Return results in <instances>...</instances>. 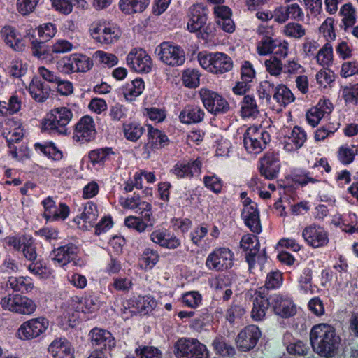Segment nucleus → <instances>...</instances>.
<instances>
[{"label": "nucleus", "instance_id": "nucleus-1", "mask_svg": "<svg viewBox=\"0 0 358 358\" xmlns=\"http://www.w3.org/2000/svg\"><path fill=\"white\" fill-rule=\"evenodd\" d=\"M310 341L315 353L320 357L330 358L337 353L341 338L336 334L334 327L321 323L312 327Z\"/></svg>", "mask_w": 358, "mask_h": 358}, {"label": "nucleus", "instance_id": "nucleus-2", "mask_svg": "<svg viewBox=\"0 0 358 358\" xmlns=\"http://www.w3.org/2000/svg\"><path fill=\"white\" fill-rule=\"evenodd\" d=\"M73 117L71 110L66 107L55 108L47 114L43 122L45 130L58 134L68 135L70 132L67 125Z\"/></svg>", "mask_w": 358, "mask_h": 358}, {"label": "nucleus", "instance_id": "nucleus-3", "mask_svg": "<svg viewBox=\"0 0 358 358\" xmlns=\"http://www.w3.org/2000/svg\"><path fill=\"white\" fill-rule=\"evenodd\" d=\"M198 61L204 69L215 74L228 72L233 67L231 59L227 55L219 52L209 54L199 52Z\"/></svg>", "mask_w": 358, "mask_h": 358}, {"label": "nucleus", "instance_id": "nucleus-4", "mask_svg": "<svg viewBox=\"0 0 358 358\" xmlns=\"http://www.w3.org/2000/svg\"><path fill=\"white\" fill-rule=\"evenodd\" d=\"M75 303H78L76 309L81 310L84 313H95L101 306L100 301L96 296L86 295L82 298L76 296L62 306V308H66L63 314L64 317L67 319L69 322L75 320V312L73 311V306Z\"/></svg>", "mask_w": 358, "mask_h": 358}, {"label": "nucleus", "instance_id": "nucleus-5", "mask_svg": "<svg viewBox=\"0 0 358 358\" xmlns=\"http://www.w3.org/2000/svg\"><path fill=\"white\" fill-rule=\"evenodd\" d=\"M3 309L22 315H31L36 309V304L31 299L18 294H8L1 299Z\"/></svg>", "mask_w": 358, "mask_h": 358}, {"label": "nucleus", "instance_id": "nucleus-6", "mask_svg": "<svg viewBox=\"0 0 358 358\" xmlns=\"http://www.w3.org/2000/svg\"><path fill=\"white\" fill-rule=\"evenodd\" d=\"M155 53L164 64L170 66H181L185 61L184 50L171 42L164 41L160 43L155 48Z\"/></svg>", "mask_w": 358, "mask_h": 358}, {"label": "nucleus", "instance_id": "nucleus-7", "mask_svg": "<svg viewBox=\"0 0 358 358\" xmlns=\"http://www.w3.org/2000/svg\"><path fill=\"white\" fill-rule=\"evenodd\" d=\"M175 348L178 358H209L206 345L195 338H180Z\"/></svg>", "mask_w": 358, "mask_h": 358}, {"label": "nucleus", "instance_id": "nucleus-8", "mask_svg": "<svg viewBox=\"0 0 358 358\" xmlns=\"http://www.w3.org/2000/svg\"><path fill=\"white\" fill-rule=\"evenodd\" d=\"M269 141V134L256 127L248 128L243 136V144L246 150L253 154L261 152Z\"/></svg>", "mask_w": 358, "mask_h": 358}, {"label": "nucleus", "instance_id": "nucleus-9", "mask_svg": "<svg viewBox=\"0 0 358 358\" xmlns=\"http://www.w3.org/2000/svg\"><path fill=\"white\" fill-rule=\"evenodd\" d=\"M234 254L227 248H219L211 252L206 258V266L209 270L222 271L233 266Z\"/></svg>", "mask_w": 358, "mask_h": 358}, {"label": "nucleus", "instance_id": "nucleus-10", "mask_svg": "<svg viewBox=\"0 0 358 358\" xmlns=\"http://www.w3.org/2000/svg\"><path fill=\"white\" fill-rule=\"evenodd\" d=\"M199 95L204 107L212 114L225 113L229 110L227 101L216 92L202 88Z\"/></svg>", "mask_w": 358, "mask_h": 358}, {"label": "nucleus", "instance_id": "nucleus-11", "mask_svg": "<svg viewBox=\"0 0 358 358\" xmlns=\"http://www.w3.org/2000/svg\"><path fill=\"white\" fill-rule=\"evenodd\" d=\"M90 31V35L96 42L106 45L115 43L121 35L118 28L108 25L104 22L92 24Z\"/></svg>", "mask_w": 358, "mask_h": 358}, {"label": "nucleus", "instance_id": "nucleus-12", "mask_svg": "<svg viewBox=\"0 0 358 358\" xmlns=\"http://www.w3.org/2000/svg\"><path fill=\"white\" fill-rule=\"evenodd\" d=\"M96 134V130L94 120L92 117L85 115L82 117L75 124L72 138L77 143H85L94 140Z\"/></svg>", "mask_w": 358, "mask_h": 358}, {"label": "nucleus", "instance_id": "nucleus-13", "mask_svg": "<svg viewBox=\"0 0 358 358\" xmlns=\"http://www.w3.org/2000/svg\"><path fill=\"white\" fill-rule=\"evenodd\" d=\"M48 325L49 322L45 317L31 319L20 325L17 335L20 339L31 340L45 332Z\"/></svg>", "mask_w": 358, "mask_h": 358}, {"label": "nucleus", "instance_id": "nucleus-14", "mask_svg": "<svg viewBox=\"0 0 358 358\" xmlns=\"http://www.w3.org/2000/svg\"><path fill=\"white\" fill-rule=\"evenodd\" d=\"M127 64L137 73H149L152 67L151 57L141 48H134L129 52L127 57Z\"/></svg>", "mask_w": 358, "mask_h": 358}, {"label": "nucleus", "instance_id": "nucleus-15", "mask_svg": "<svg viewBox=\"0 0 358 358\" xmlns=\"http://www.w3.org/2000/svg\"><path fill=\"white\" fill-rule=\"evenodd\" d=\"M304 241L313 248L324 247L329 243L327 231L316 224H311L304 227L302 231Z\"/></svg>", "mask_w": 358, "mask_h": 358}, {"label": "nucleus", "instance_id": "nucleus-16", "mask_svg": "<svg viewBox=\"0 0 358 358\" xmlns=\"http://www.w3.org/2000/svg\"><path fill=\"white\" fill-rule=\"evenodd\" d=\"M261 335V331L256 325L251 324L245 327L236 337L237 348L243 352H248L253 349Z\"/></svg>", "mask_w": 358, "mask_h": 358}, {"label": "nucleus", "instance_id": "nucleus-17", "mask_svg": "<svg viewBox=\"0 0 358 358\" xmlns=\"http://www.w3.org/2000/svg\"><path fill=\"white\" fill-rule=\"evenodd\" d=\"M241 248L246 251L245 259L249 264V268H252L255 262H257L262 264L266 260V255L264 251L262 254L259 253V242L258 240L250 235L243 236L240 242Z\"/></svg>", "mask_w": 358, "mask_h": 358}, {"label": "nucleus", "instance_id": "nucleus-18", "mask_svg": "<svg viewBox=\"0 0 358 358\" xmlns=\"http://www.w3.org/2000/svg\"><path fill=\"white\" fill-rule=\"evenodd\" d=\"M271 308L282 318H289L296 313V307L293 300L287 296L275 294L270 298Z\"/></svg>", "mask_w": 358, "mask_h": 358}, {"label": "nucleus", "instance_id": "nucleus-19", "mask_svg": "<svg viewBox=\"0 0 358 358\" xmlns=\"http://www.w3.org/2000/svg\"><path fill=\"white\" fill-rule=\"evenodd\" d=\"M79 250L73 243L60 246L53 250V261L60 266H64L72 262L75 266H80V259L78 257Z\"/></svg>", "mask_w": 358, "mask_h": 358}, {"label": "nucleus", "instance_id": "nucleus-20", "mask_svg": "<svg viewBox=\"0 0 358 358\" xmlns=\"http://www.w3.org/2000/svg\"><path fill=\"white\" fill-rule=\"evenodd\" d=\"M259 170L262 176L267 180H273L278 178L280 162L278 154L266 152L259 160Z\"/></svg>", "mask_w": 358, "mask_h": 358}, {"label": "nucleus", "instance_id": "nucleus-21", "mask_svg": "<svg viewBox=\"0 0 358 358\" xmlns=\"http://www.w3.org/2000/svg\"><path fill=\"white\" fill-rule=\"evenodd\" d=\"M2 134L6 139L9 148L8 152L13 158L17 160H22L24 156L28 157V155L25 152L27 150V148L26 146H22L19 149L18 152L17 148L14 145L15 143H18L22 139L24 136L22 129L18 127L14 128L11 131H6L4 130L2 132Z\"/></svg>", "mask_w": 358, "mask_h": 358}, {"label": "nucleus", "instance_id": "nucleus-22", "mask_svg": "<svg viewBox=\"0 0 358 358\" xmlns=\"http://www.w3.org/2000/svg\"><path fill=\"white\" fill-rule=\"evenodd\" d=\"M201 161L197 158L194 160H183L178 162L171 170V172L178 178H191L201 173Z\"/></svg>", "mask_w": 358, "mask_h": 358}, {"label": "nucleus", "instance_id": "nucleus-23", "mask_svg": "<svg viewBox=\"0 0 358 358\" xmlns=\"http://www.w3.org/2000/svg\"><path fill=\"white\" fill-rule=\"evenodd\" d=\"M91 344L103 351L110 350L115 347V340L112 334L105 329L94 328L89 333Z\"/></svg>", "mask_w": 358, "mask_h": 358}, {"label": "nucleus", "instance_id": "nucleus-24", "mask_svg": "<svg viewBox=\"0 0 358 358\" xmlns=\"http://www.w3.org/2000/svg\"><path fill=\"white\" fill-rule=\"evenodd\" d=\"M208 9L202 3H195L189 9L187 28L191 32L199 31L207 21Z\"/></svg>", "mask_w": 358, "mask_h": 358}, {"label": "nucleus", "instance_id": "nucleus-25", "mask_svg": "<svg viewBox=\"0 0 358 358\" xmlns=\"http://www.w3.org/2000/svg\"><path fill=\"white\" fill-rule=\"evenodd\" d=\"M265 289L260 287L255 293L251 317L255 321H262L266 316V310L271 307V300L266 297Z\"/></svg>", "mask_w": 358, "mask_h": 358}, {"label": "nucleus", "instance_id": "nucleus-26", "mask_svg": "<svg viewBox=\"0 0 358 358\" xmlns=\"http://www.w3.org/2000/svg\"><path fill=\"white\" fill-rule=\"evenodd\" d=\"M120 203L124 208L136 210V213L143 215L147 221H150L152 215L151 205L146 201H141L138 196L131 198H120Z\"/></svg>", "mask_w": 358, "mask_h": 358}, {"label": "nucleus", "instance_id": "nucleus-27", "mask_svg": "<svg viewBox=\"0 0 358 358\" xmlns=\"http://www.w3.org/2000/svg\"><path fill=\"white\" fill-rule=\"evenodd\" d=\"M333 105L329 100H320L317 104L306 113V120L313 127L317 126L322 118L330 115Z\"/></svg>", "mask_w": 358, "mask_h": 358}, {"label": "nucleus", "instance_id": "nucleus-28", "mask_svg": "<svg viewBox=\"0 0 358 358\" xmlns=\"http://www.w3.org/2000/svg\"><path fill=\"white\" fill-rule=\"evenodd\" d=\"M241 217L251 231L256 234L262 231L259 213L256 203L244 207L241 212Z\"/></svg>", "mask_w": 358, "mask_h": 358}, {"label": "nucleus", "instance_id": "nucleus-29", "mask_svg": "<svg viewBox=\"0 0 358 358\" xmlns=\"http://www.w3.org/2000/svg\"><path fill=\"white\" fill-rule=\"evenodd\" d=\"M150 238L153 243L170 250L176 249L181 245L180 240L176 236H171L160 229L153 231L150 234Z\"/></svg>", "mask_w": 358, "mask_h": 358}, {"label": "nucleus", "instance_id": "nucleus-30", "mask_svg": "<svg viewBox=\"0 0 358 358\" xmlns=\"http://www.w3.org/2000/svg\"><path fill=\"white\" fill-rule=\"evenodd\" d=\"M307 139V135L304 129L301 127L295 126L290 135L285 137L283 142L284 149L292 152L301 148Z\"/></svg>", "mask_w": 358, "mask_h": 358}, {"label": "nucleus", "instance_id": "nucleus-31", "mask_svg": "<svg viewBox=\"0 0 358 358\" xmlns=\"http://www.w3.org/2000/svg\"><path fill=\"white\" fill-rule=\"evenodd\" d=\"M48 352L54 358H73V349L66 338L54 340L48 347Z\"/></svg>", "mask_w": 358, "mask_h": 358}, {"label": "nucleus", "instance_id": "nucleus-32", "mask_svg": "<svg viewBox=\"0 0 358 358\" xmlns=\"http://www.w3.org/2000/svg\"><path fill=\"white\" fill-rule=\"evenodd\" d=\"M204 116L205 112L199 106L189 104L182 110L179 118L181 122L189 124L201 122Z\"/></svg>", "mask_w": 358, "mask_h": 358}, {"label": "nucleus", "instance_id": "nucleus-33", "mask_svg": "<svg viewBox=\"0 0 358 358\" xmlns=\"http://www.w3.org/2000/svg\"><path fill=\"white\" fill-rule=\"evenodd\" d=\"M261 103L257 101L254 95L247 94L241 101V115L243 117H256L259 114Z\"/></svg>", "mask_w": 358, "mask_h": 358}, {"label": "nucleus", "instance_id": "nucleus-34", "mask_svg": "<svg viewBox=\"0 0 358 358\" xmlns=\"http://www.w3.org/2000/svg\"><path fill=\"white\" fill-rule=\"evenodd\" d=\"M97 217L98 210L96 205L92 202H87L85 204L80 216L75 218L74 221L79 225L80 224V220H83V227L87 229L88 227H92L96 223Z\"/></svg>", "mask_w": 358, "mask_h": 358}, {"label": "nucleus", "instance_id": "nucleus-35", "mask_svg": "<svg viewBox=\"0 0 358 358\" xmlns=\"http://www.w3.org/2000/svg\"><path fill=\"white\" fill-rule=\"evenodd\" d=\"M31 97L38 102H44L49 96L50 88L38 78L32 80L29 86Z\"/></svg>", "mask_w": 358, "mask_h": 358}, {"label": "nucleus", "instance_id": "nucleus-36", "mask_svg": "<svg viewBox=\"0 0 358 358\" xmlns=\"http://www.w3.org/2000/svg\"><path fill=\"white\" fill-rule=\"evenodd\" d=\"M6 287L13 292L28 293L34 288L31 278L27 277H10L7 281Z\"/></svg>", "mask_w": 358, "mask_h": 358}, {"label": "nucleus", "instance_id": "nucleus-37", "mask_svg": "<svg viewBox=\"0 0 358 358\" xmlns=\"http://www.w3.org/2000/svg\"><path fill=\"white\" fill-rule=\"evenodd\" d=\"M149 3L150 0H120L119 8L124 13L130 15L142 13Z\"/></svg>", "mask_w": 358, "mask_h": 358}, {"label": "nucleus", "instance_id": "nucleus-38", "mask_svg": "<svg viewBox=\"0 0 358 358\" xmlns=\"http://www.w3.org/2000/svg\"><path fill=\"white\" fill-rule=\"evenodd\" d=\"M148 142L147 145L152 149H159L168 145L169 140L167 136L162 131L148 127Z\"/></svg>", "mask_w": 358, "mask_h": 358}, {"label": "nucleus", "instance_id": "nucleus-39", "mask_svg": "<svg viewBox=\"0 0 358 358\" xmlns=\"http://www.w3.org/2000/svg\"><path fill=\"white\" fill-rule=\"evenodd\" d=\"M342 17L340 25L345 31L353 27L356 22V11L350 3L343 5L339 11Z\"/></svg>", "mask_w": 358, "mask_h": 358}, {"label": "nucleus", "instance_id": "nucleus-40", "mask_svg": "<svg viewBox=\"0 0 358 358\" xmlns=\"http://www.w3.org/2000/svg\"><path fill=\"white\" fill-rule=\"evenodd\" d=\"M144 82L141 78H136L122 87V92L127 101H132L142 94L144 90Z\"/></svg>", "mask_w": 358, "mask_h": 358}, {"label": "nucleus", "instance_id": "nucleus-41", "mask_svg": "<svg viewBox=\"0 0 358 358\" xmlns=\"http://www.w3.org/2000/svg\"><path fill=\"white\" fill-rule=\"evenodd\" d=\"M273 99L276 101L280 107H285L293 102L295 97L291 90L285 85H279L275 87Z\"/></svg>", "mask_w": 358, "mask_h": 358}, {"label": "nucleus", "instance_id": "nucleus-42", "mask_svg": "<svg viewBox=\"0 0 358 358\" xmlns=\"http://www.w3.org/2000/svg\"><path fill=\"white\" fill-rule=\"evenodd\" d=\"M315 58L318 64L327 68L333 63V47L329 42L326 43L317 52Z\"/></svg>", "mask_w": 358, "mask_h": 358}, {"label": "nucleus", "instance_id": "nucleus-43", "mask_svg": "<svg viewBox=\"0 0 358 358\" xmlns=\"http://www.w3.org/2000/svg\"><path fill=\"white\" fill-rule=\"evenodd\" d=\"M123 131L127 140L136 142L143 135L145 129L137 122H129L123 124Z\"/></svg>", "mask_w": 358, "mask_h": 358}, {"label": "nucleus", "instance_id": "nucleus-44", "mask_svg": "<svg viewBox=\"0 0 358 358\" xmlns=\"http://www.w3.org/2000/svg\"><path fill=\"white\" fill-rule=\"evenodd\" d=\"M152 216L150 217V221L147 222L141 215V217L135 216H129L125 218L124 224L129 228H132L138 232H143L148 228H152L154 224L152 222Z\"/></svg>", "mask_w": 358, "mask_h": 358}, {"label": "nucleus", "instance_id": "nucleus-45", "mask_svg": "<svg viewBox=\"0 0 358 358\" xmlns=\"http://www.w3.org/2000/svg\"><path fill=\"white\" fill-rule=\"evenodd\" d=\"M275 87L273 83L270 81L264 80L260 83L257 87V93L259 96V101L261 103L264 101L269 103L272 95L273 96Z\"/></svg>", "mask_w": 358, "mask_h": 358}, {"label": "nucleus", "instance_id": "nucleus-46", "mask_svg": "<svg viewBox=\"0 0 358 358\" xmlns=\"http://www.w3.org/2000/svg\"><path fill=\"white\" fill-rule=\"evenodd\" d=\"M114 155L111 148H102L93 150L89 152V158L92 164L103 163L109 160Z\"/></svg>", "mask_w": 358, "mask_h": 358}, {"label": "nucleus", "instance_id": "nucleus-47", "mask_svg": "<svg viewBox=\"0 0 358 358\" xmlns=\"http://www.w3.org/2000/svg\"><path fill=\"white\" fill-rule=\"evenodd\" d=\"M282 31L285 36L296 39L302 38L306 33L303 26L298 22L287 23L284 26Z\"/></svg>", "mask_w": 358, "mask_h": 358}, {"label": "nucleus", "instance_id": "nucleus-48", "mask_svg": "<svg viewBox=\"0 0 358 358\" xmlns=\"http://www.w3.org/2000/svg\"><path fill=\"white\" fill-rule=\"evenodd\" d=\"M1 35L4 42L11 48L17 50L20 43L15 29L10 26H5L1 31Z\"/></svg>", "mask_w": 358, "mask_h": 358}, {"label": "nucleus", "instance_id": "nucleus-49", "mask_svg": "<svg viewBox=\"0 0 358 358\" xmlns=\"http://www.w3.org/2000/svg\"><path fill=\"white\" fill-rule=\"evenodd\" d=\"M357 154V149L355 146L352 145V147H349L343 145L338 149V159L342 164L345 165L349 164L353 162Z\"/></svg>", "mask_w": 358, "mask_h": 358}, {"label": "nucleus", "instance_id": "nucleus-50", "mask_svg": "<svg viewBox=\"0 0 358 358\" xmlns=\"http://www.w3.org/2000/svg\"><path fill=\"white\" fill-rule=\"evenodd\" d=\"M276 39L270 36H264L257 44V52L260 55H266L273 52L275 48Z\"/></svg>", "mask_w": 358, "mask_h": 358}, {"label": "nucleus", "instance_id": "nucleus-51", "mask_svg": "<svg viewBox=\"0 0 358 358\" xmlns=\"http://www.w3.org/2000/svg\"><path fill=\"white\" fill-rule=\"evenodd\" d=\"M199 73L195 69H186L182 73V82L189 88H195L199 85Z\"/></svg>", "mask_w": 358, "mask_h": 358}, {"label": "nucleus", "instance_id": "nucleus-52", "mask_svg": "<svg viewBox=\"0 0 358 358\" xmlns=\"http://www.w3.org/2000/svg\"><path fill=\"white\" fill-rule=\"evenodd\" d=\"M282 283V275L278 271H271L267 274L264 287L262 288L266 289H273L280 287Z\"/></svg>", "mask_w": 358, "mask_h": 358}, {"label": "nucleus", "instance_id": "nucleus-53", "mask_svg": "<svg viewBox=\"0 0 358 358\" xmlns=\"http://www.w3.org/2000/svg\"><path fill=\"white\" fill-rule=\"evenodd\" d=\"M203 184L206 188L215 194L220 193L223 186L222 180L215 174L205 176L203 177Z\"/></svg>", "mask_w": 358, "mask_h": 358}, {"label": "nucleus", "instance_id": "nucleus-54", "mask_svg": "<svg viewBox=\"0 0 358 358\" xmlns=\"http://www.w3.org/2000/svg\"><path fill=\"white\" fill-rule=\"evenodd\" d=\"M93 57L98 62L106 64L109 67L115 66L118 62V59L115 55L107 53L102 50L96 51L93 55Z\"/></svg>", "mask_w": 358, "mask_h": 358}, {"label": "nucleus", "instance_id": "nucleus-55", "mask_svg": "<svg viewBox=\"0 0 358 358\" xmlns=\"http://www.w3.org/2000/svg\"><path fill=\"white\" fill-rule=\"evenodd\" d=\"M75 64H77L78 72H86L93 66L92 60L83 54H73Z\"/></svg>", "mask_w": 358, "mask_h": 358}, {"label": "nucleus", "instance_id": "nucleus-56", "mask_svg": "<svg viewBox=\"0 0 358 358\" xmlns=\"http://www.w3.org/2000/svg\"><path fill=\"white\" fill-rule=\"evenodd\" d=\"M334 20L331 17L327 18L320 27V31L327 39V41H331L336 38V33L334 28Z\"/></svg>", "mask_w": 358, "mask_h": 358}, {"label": "nucleus", "instance_id": "nucleus-57", "mask_svg": "<svg viewBox=\"0 0 358 358\" xmlns=\"http://www.w3.org/2000/svg\"><path fill=\"white\" fill-rule=\"evenodd\" d=\"M318 175H314L313 171L310 172H304L302 173L295 174L293 180L295 183H298L302 186L308 183H315L320 181Z\"/></svg>", "mask_w": 358, "mask_h": 358}, {"label": "nucleus", "instance_id": "nucleus-58", "mask_svg": "<svg viewBox=\"0 0 358 358\" xmlns=\"http://www.w3.org/2000/svg\"><path fill=\"white\" fill-rule=\"evenodd\" d=\"M69 214V208L64 203H59L57 206H56L55 209L51 212L49 215H47L45 220L47 221H55L59 220H65Z\"/></svg>", "mask_w": 358, "mask_h": 358}, {"label": "nucleus", "instance_id": "nucleus-59", "mask_svg": "<svg viewBox=\"0 0 358 358\" xmlns=\"http://www.w3.org/2000/svg\"><path fill=\"white\" fill-rule=\"evenodd\" d=\"M215 350L223 356H231L235 353L234 348L227 344L222 338H216L213 343Z\"/></svg>", "mask_w": 358, "mask_h": 358}, {"label": "nucleus", "instance_id": "nucleus-60", "mask_svg": "<svg viewBox=\"0 0 358 358\" xmlns=\"http://www.w3.org/2000/svg\"><path fill=\"white\" fill-rule=\"evenodd\" d=\"M7 70L10 76L20 78L26 73L27 66L22 60L14 59L8 66Z\"/></svg>", "mask_w": 358, "mask_h": 358}, {"label": "nucleus", "instance_id": "nucleus-61", "mask_svg": "<svg viewBox=\"0 0 358 358\" xmlns=\"http://www.w3.org/2000/svg\"><path fill=\"white\" fill-rule=\"evenodd\" d=\"M157 303L155 299L150 296H139L136 301V307L141 312L148 313L154 309Z\"/></svg>", "mask_w": 358, "mask_h": 358}, {"label": "nucleus", "instance_id": "nucleus-62", "mask_svg": "<svg viewBox=\"0 0 358 358\" xmlns=\"http://www.w3.org/2000/svg\"><path fill=\"white\" fill-rule=\"evenodd\" d=\"M135 352L141 358H161L160 351L152 346H140L135 350Z\"/></svg>", "mask_w": 358, "mask_h": 358}, {"label": "nucleus", "instance_id": "nucleus-63", "mask_svg": "<svg viewBox=\"0 0 358 358\" xmlns=\"http://www.w3.org/2000/svg\"><path fill=\"white\" fill-rule=\"evenodd\" d=\"M56 26L52 23H46L38 27V34L40 38L43 41H48L56 34Z\"/></svg>", "mask_w": 358, "mask_h": 358}, {"label": "nucleus", "instance_id": "nucleus-64", "mask_svg": "<svg viewBox=\"0 0 358 358\" xmlns=\"http://www.w3.org/2000/svg\"><path fill=\"white\" fill-rule=\"evenodd\" d=\"M159 258L158 252L150 248H145L141 255V259L150 268L158 262Z\"/></svg>", "mask_w": 358, "mask_h": 358}]
</instances>
